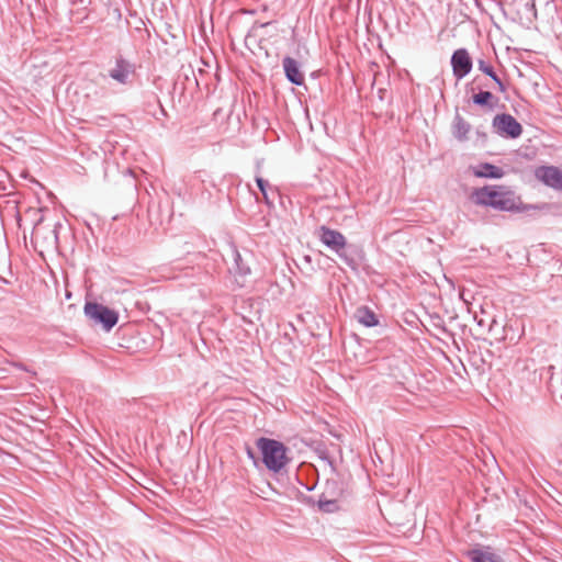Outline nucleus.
Instances as JSON below:
<instances>
[{
	"label": "nucleus",
	"mask_w": 562,
	"mask_h": 562,
	"mask_svg": "<svg viewBox=\"0 0 562 562\" xmlns=\"http://www.w3.org/2000/svg\"><path fill=\"white\" fill-rule=\"evenodd\" d=\"M451 66L453 75L461 79L465 77L472 69V60L464 48L457 49L451 57Z\"/></svg>",
	"instance_id": "nucleus-8"
},
{
	"label": "nucleus",
	"mask_w": 562,
	"mask_h": 562,
	"mask_svg": "<svg viewBox=\"0 0 562 562\" xmlns=\"http://www.w3.org/2000/svg\"><path fill=\"white\" fill-rule=\"evenodd\" d=\"M31 241L41 256L53 252L57 248V232L54 226L44 224L42 220L34 226Z\"/></svg>",
	"instance_id": "nucleus-3"
},
{
	"label": "nucleus",
	"mask_w": 562,
	"mask_h": 562,
	"mask_svg": "<svg viewBox=\"0 0 562 562\" xmlns=\"http://www.w3.org/2000/svg\"><path fill=\"white\" fill-rule=\"evenodd\" d=\"M493 98V94L488 91H481L476 94L473 95V101L476 103V104H480V105H485L487 104L491 99Z\"/></svg>",
	"instance_id": "nucleus-14"
},
{
	"label": "nucleus",
	"mask_w": 562,
	"mask_h": 562,
	"mask_svg": "<svg viewBox=\"0 0 562 562\" xmlns=\"http://www.w3.org/2000/svg\"><path fill=\"white\" fill-rule=\"evenodd\" d=\"M473 175L479 178L499 179L504 176V171L491 164H481L473 168Z\"/></svg>",
	"instance_id": "nucleus-10"
},
{
	"label": "nucleus",
	"mask_w": 562,
	"mask_h": 562,
	"mask_svg": "<svg viewBox=\"0 0 562 562\" xmlns=\"http://www.w3.org/2000/svg\"><path fill=\"white\" fill-rule=\"evenodd\" d=\"M258 188L260 189L261 193L263 194L265 199L267 200V193H266V182L261 178H257L256 180Z\"/></svg>",
	"instance_id": "nucleus-17"
},
{
	"label": "nucleus",
	"mask_w": 562,
	"mask_h": 562,
	"mask_svg": "<svg viewBox=\"0 0 562 562\" xmlns=\"http://www.w3.org/2000/svg\"><path fill=\"white\" fill-rule=\"evenodd\" d=\"M471 201L476 205L491 206L506 212H524L530 209L525 205L513 190L504 186H485L473 190Z\"/></svg>",
	"instance_id": "nucleus-1"
},
{
	"label": "nucleus",
	"mask_w": 562,
	"mask_h": 562,
	"mask_svg": "<svg viewBox=\"0 0 562 562\" xmlns=\"http://www.w3.org/2000/svg\"><path fill=\"white\" fill-rule=\"evenodd\" d=\"M472 562H501L498 557L488 550L474 549L468 552Z\"/></svg>",
	"instance_id": "nucleus-12"
},
{
	"label": "nucleus",
	"mask_w": 562,
	"mask_h": 562,
	"mask_svg": "<svg viewBox=\"0 0 562 562\" xmlns=\"http://www.w3.org/2000/svg\"><path fill=\"white\" fill-rule=\"evenodd\" d=\"M111 77L120 82H124L127 77V71L122 67H117L111 71Z\"/></svg>",
	"instance_id": "nucleus-16"
},
{
	"label": "nucleus",
	"mask_w": 562,
	"mask_h": 562,
	"mask_svg": "<svg viewBox=\"0 0 562 562\" xmlns=\"http://www.w3.org/2000/svg\"><path fill=\"white\" fill-rule=\"evenodd\" d=\"M265 465L273 472L281 471L290 461L286 447L274 439L259 438L256 442Z\"/></svg>",
	"instance_id": "nucleus-2"
},
{
	"label": "nucleus",
	"mask_w": 562,
	"mask_h": 562,
	"mask_svg": "<svg viewBox=\"0 0 562 562\" xmlns=\"http://www.w3.org/2000/svg\"><path fill=\"white\" fill-rule=\"evenodd\" d=\"M494 127L498 133L512 138L518 137L521 132V125L509 114L497 115L494 119Z\"/></svg>",
	"instance_id": "nucleus-7"
},
{
	"label": "nucleus",
	"mask_w": 562,
	"mask_h": 562,
	"mask_svg": "<svg viewBox=\"0 0 562 562\" xmlns=\"http://www.w3.org/2000/svg\"><path fill=\"white\" fill-rule=\"evenodd\" d=\"M319 239L328 248L340 254L347 245L346 237L338 231L330 229L326 226H322L318 231Z\"/></svg>",
	"instance_id": "nucleus-6"
},
{
	"label": "nucleus",
	"mask_w": 562,
	"mask_h": 562,
	"mask_svg": "<svg viewBox=\"0 0 562 562\" xmlns=\"http://www.w3.org/2000/svg\"><path fill=\"white\" fill-rule=\"evenodd\" d=\"M468 132H469V128L463 122L460 121L457 123L454 134L460 140H463L467 138Z\"/></svg>",
	"instance_id": "nucleus-15"
},
{
	"label": "nucleus",
	"mask_w": 562,
	"mask_h": 562,
	"mask_svg": "<svg viewBox=\"0 0 562 562\" xmlns=\"http://www.w3.org/2000/svg\"><path fill=\"white\" fill-rule=\"evenodd\" d=\"M283 69L289 81L296 86H301L305 81L303 71L301 70L300 64L292 57H284Z\"/></svg>",
	"instance_id": "nucleus-9"
},
{
	"label": "nucleus",
	"mask_w": 562,
	"mask_h": 562,
	"mask_svg": "<svg viewBox=\"0 0 562 562\" xmlns=\"http://www.w3.org/2000/svg\"><path fill=\"white\" fill-rule=\"evenodd\" d=\"M477 65H479V69L481 71H483L484 74L490 76L497 83L499 91L504 92L505 91V87H504L503 82L501 81V79L497 77V75L494 72L493 67L487 65L483 60H479Z\"/></svg>",
	"instance_id": "nucleus-13"
},
{
	"label": "nucleus",
	"mask_w": 562,
	"mask_h": 562,
	"mask_svg": "<svg viewBox=\"0 0 562 562\" xmlns=\"http://www.w3.org/2000/svg\"><path fill=\"white\" fill-rule=\"evenodd\" d=\"M535 175L546 186L562 190V169L554 166H542L536 169Z\"/></svg>",
	"instance_id": "nucleus-5"
},
{
	"label": "nucleus",
	"mask_w": 562,
	"mask_h": 562,
	"mask_svg": "<svg viewBox=\"0 0 562 562\" xmlns=\"http://www.w3.org/2000/svg\"><path fill=\"white\" fill-rule=\"evenodd\" d=\"M85 313L94 323L101 324L105 330H110L115 326L119 319V315L115 311L92 302H88L85 305Z\"/></svg>",
	"instance_id": "nucleus-4"
},
{
	"label": "nucleus",
	"mask_w": 562,
	"mask_h": 562,
	"mask_svg": "<svg viewBox=\"0 0 562 562\" xmlns=\"http://www.w3.org/2000/svg\"><path fill=\"white\" fill-rule=\"evenodd\" d=\"M248 456H249L250 458H254V454H252V452H251L250 450H248Z\"/></svg>",
	"instance_id": "nucleus-19"
},
{
	"label": "nucleus",
	"mask_w": 562,
	"mask_h": 562,
	"mask_svg": "<svg viewBox=\"0 0 562 562\" xmlns=\"http://www.w3.org/2000/svg\"><path fill=\"white\" fill-rule=\"evenodd\" d=\"M355 317L359 323L368 327L375 326L379 323L375 314L366 306L357 308Z\"/></svg>",
	"instance_id": "nucleus-11"
},
{
	"label": "nucleus",
	"mask_w": 562,
	"mask_h": 562,
	"mask_svg": "<svg viewBox=\"0 0 562 562\" xmlns=\"http://www.w3.org/2000/svg\"><path fill=\"white\" fill-rule=\"evenodd\" d=\"M330 506H335V504L331 503V502H327L325 504H323V503L321 504V507L324 508L325 510H330V508H329Z\"/></svg>",
	"instance_id": "nucleus-18"
}]
</instances>
